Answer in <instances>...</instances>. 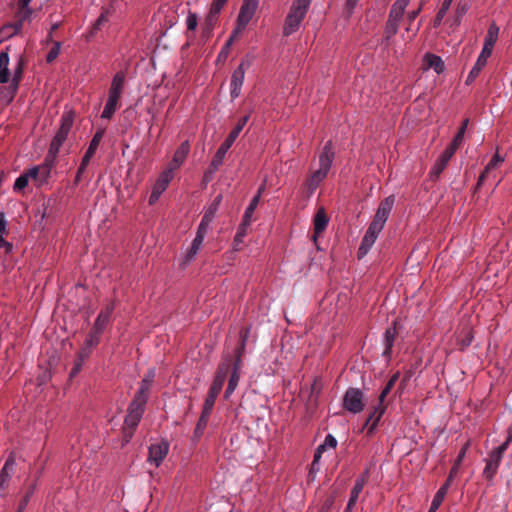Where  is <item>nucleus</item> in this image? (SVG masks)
Segmentation results:
<instances>
[{
  "mask_svg": "<svg viewBox=\"0 0 512 512\" xmlns=\"http://www.w3.org/2000/svg\"><path fill=\"white\" fill-rule=\"evenodd\" d=\"M116 307V302L111 301L109 304L103 308L98 314L92 328L90 331L94 332V334L102 335L107 325L110 323L111 315Z\"/></svg>",
  "mask_w": 512,
  "mask_h": 512,
  "instance_id": "9b49d317",
  "label": "nucleus"
},
{
  "mask_svg": "<svg viewBox=\"0 0 512 512\" xmlns=\"http://www.w3.org/2000/svg\"><path fill=\"white\" fill-rule=\"evenodd\" d=\"M241 130H232L228 137L224 140V142L230 146L236 141L239 136Z\"/></svg>",
  "mask_w": 512,
  "mask_h": 512,
  "instance_id": "e2e57ef3",
  "label": "nucleus"
},
{
  "mask_svg": "<svg viewBox=\"0 0 512 512\" xmlns=\"http://www.w3.org/2000/svg\"><path fill=\"white\" fill-rule=\"evenodd\" d=\"M502 458L503 457L499 455L498 452H494L493 450L489 453L488 458L486 459V466L483 470L485 478L489 480L494 478L501 464Z\"/></svg>",
  "mask_w": 512,
  "mask_h": 512,
  "instance_id": "f3484780",
  "label": "nucleus"
},
{
  "mask_svg": "<svg viewBox=\"0 0 512 512\" xmlns=\"http://www.w3.org/2000/svg\"><path fill=\"white\" fill-rule=\"evenodd\" d=\"M249 65V61L242 60L239 66L232 72L230 79V96L232 99L239 97L244 83L246 69Z\"/></svg>",
  "mask_w": 512,
  "mask_h": 512,
  "instance_id": "0eeeda50",
  "label": "nucleus"
},
{
  "mask_svg": "<svg viewBox=\"0 0 512 512\" xmlns=\"http://www.w3.org/2000/svg\"><path fill=\"white\" fill-rule=\"evenodd\" d=\"M328 217L323 208H320L314 216V231L315 234L322 233L328 225Z\"/></svg>",
  "mask_w": 512,
  "mask_h": 512,
  "instance_id": "2f4dec72",
  "label": "nucleus"
},
{
  "mask_svg": "<svg viewBox=\"0 0 512 512\" xmlns=\"http://www.w3.org/2000/svg\"><path fill=\"white\" fill-rule=\"evenodd\" d=\"M68 131L69 130H57V133L51 140L49 150L47 153H49L55 157L58 156L61 146L63 145V143L66 141V139L68 137Z\"/></svg>",
  "mask_w": 512,
  "mask_h": 512,
  "instance_id": "b1692460",
  "label": "nucleus"
},
{
  "mask_svg": "<svg viewBox=\"0 0 512 512\" xmlns=\"http://www.w3.org/2000/svg\"><path fill=\"white\" fill-rule=\"evenodd\" d=\"M239 35H234V31L232 30L230 37L228 38L225 45L222 47L221 51L218 54V61L224 60L227 58L229 54L230 47L232 46L233 42Z\"/></svg>",
  "mask_w": 512,
  "mask_h": 512,
  "instance_id": "de8ad7c7",
  "label": "nucleus"
},
{
  "mask_svg": "<svg viewBox=\"0 0 512 512\" xmlns=\"http://www.w3.org/2000/svg\"><path fill=\"white\" fill-rule=\"evenodd\" d=\"M473 340V334L471 330L467 327L461 331V334L457 337V345L461 350L469 347Z\"/></svg>",
  "mask_w": 512,
  "mask_h": 512,
  "instance_id": "4c0bfd02",
  "label": "nucleus"
},
{
  "mask_svg": "<svg viewBox=\"0 0 512 512\" xmlns=\"http://www.w3.org/2000/svg\"><path fill=\"white\" fill-rule=\"evenodd\" d=\"M211 413H212V411L202 408L201 415L196 423V427L194 430V434H193L194 440H196V441L199 440L202 437V435L204 434V431L207 427Z\"/></svg>",
  "mask_w": 512,
  "mask_h": 512,
  "instance_id": "a878e982",
  "label": "nucleus"
},
{
  "mask_svg": "<svg viewBox=\"0 0 512 512\" xmlns=\"http://www.w3.org/2000/svg\"><path fill=\"white\" fill-rule=\"evenodd\" d=\"M150 388H151V385H149L148 383H145L144 381L141 380L138 391L136 392L133 399H136L140 402L147 403L148 393H149Z\"/></svg>",
  "mask_w": 512,
  "mask_h": 512,
  "instance_id": "37998d69",
  "label": "nucleus"
},
{
  "mask_svg": "<svg viewBox=\"0 0 512 512\" xmlns=\"http://www.w3.org/2000/svg\"><path fill=\"white\" fill-rule=\"evenodd\" d=\"M124 85V72H117L112 78L111 85L108 91V96L104 108L101 112V119L109 120L113 117V115L119 108V101L124 90Z\"/></svg>",
  "mask_w": 512,
  "mask_h": 512,
  "instance_id": "f03ea898",
  "label": "nucleus"
},
{
  "mask_svg": "<svg viewBox=\"0 0 512 512\" xmlns=\"http://www.w3.org/2000/svg\"><path fill=\"white\" fill-rule=\"evenodd\" d=\"M146 402H140L136 399H133L128 407L127 415L125 416L124 423L127 427L134 430L145 411Z\"/></svg>",
  "mask_w": 512,
  "mask_h": 512,
  "instance_id": "1a4fd4ad",
  "label": "nucleus"
},
{
  "mask_svg": "<svg viewBox=\"0 0 512 512\" xmlns=\"http://www.w3.org/2000/svg\"><path fill=\"white\" fill-rule=\"evenodd\" d=\"M395 203V196L389 195L382 200L376 210L373 220L385 225Z\"/></svg>",
  "mask_w": 512,
  "mask_h": 512,
  "instance_id": "2eb2a0df",
  "label": "nucleus"
},
{
  "mask_svg": "<svg viewBox=\"0 0 512 512\" xmlns=\"http://www.w3.org/2000/svg\"><path fill=\"white\" fill-rule=\"evenodd\" d=\"M344 408L353 413L358 414L363 411V392L359 388H349L343 397Z\"/></svg>",
  "mask_w": 512,
  "mask_h": 512,
  "instance_id": "423d86ee",
  "label": "nucleus"
},
{
  "mask_svg": "<svg viewBox=\"0 0 512 512\" xmlns=\"http://www.w3.org/2000/svg\"><path fill=\"white\" fill-rule=\"evenodd\" d=\"M449 486H450V480H447L439 489L438 491L436 492V494L434 495L433 499H432V502H431V505H430V508H429V511L428 512H436L439 507L441 506L446 494H447V491L449 489Z\"/></svg>",
  "mask_w": 512,
  "mask_h": 512,
  "instance_id": "cd10ccee",
  "label": "nucleus"
},
{
  "mask_svg": "<svg viewBox=\"0 0 512 512\" xmlns=\"http://www.w3.org/2000/svg\"><path fill=\"white\" fill-rule=\"evenodd\" d=\"M363 488V479H356L344 512H351V510L357 503L359 495L362 492Z\"/></svg>",
  "mask_w": 512,
  "mask_h": 512,
  "instance_id": "7c9ffc66",
  "label": "nucleus"
},
{
  "mask_svg": "<svg viewBox=\"0 0 512 512\" xmlns=\"http://www.w3.org/2000/svg\"><path fill=\"white\" fill-rule=\"evenodd\" d=\"M204 238H205L204 236L196 234L195 238L192 241L191 247H190L189 251L187 252V255H186L187 261H191L195 258V256L197 255V253L204 241Z\"/></svg>",
  "mask_w": 512,
  "mask_h": 512,
  "instance_id": "ea45409f",
  "label": "nucleus"
},
{
  "mask_svg": "<svg viewBox=\"0 0 512 512\" xmlns=\"http://www.w3.org/2000/svg\"><path fill=\"white\" fill-rule=\"evenodd\" d=\"M386 407L383 403L379 402L376 406L373 407V410L370 412L368 418L366 419L363 429H367V434L372 435L376 430L382 416L384 415Z\"/></svg>",
  "mask_w": 512,
  "mask_h": 512,
  "instance_id": "4468645a",
  "label": "nucleus"
},
{
  "mask_svg": "<svg viewBox=\"0 0 512 512\" xmlns=\"http://www.w3.org/2000/svg\"><path fill=\"white\" fill-rule=\"evenodd\" d=\"M100 337V335L94 334L92 331L89 332L78 352V359L81 362H84L90 356L92 349L99 344Z\"/></svg>",
  "mask_w": 512,
  "mask_h": 512,
  "instance_id": "a211bd4d",
  "label": "nucleus"
},
{
  "mask_svg": "<svg viewBox=\"0 0 512 512\" xmlns=\"http://www.w3.org/2000/svg\"><path fill=\"white\" fill-rule=\"evenodd\" d=\"M399 22L400 21H398V20H394V19H390V18L388 19L387 26H386V33L389 36H392L397 33Z\"/></svg>",
  "mask_w": 512,
  "mask_h": 512,
  "instance_id": "4d7b16f0",
  "label": "nucleus"
},
{
  "mask_svg": "<svg viewBox=\"0 0 512 512\" xmlns=\"http://www.w3.org/2000/svg\"><path fill=\"white\" fill-rule=\"evenodd\" d=\"M104 131L105 130H97V132L93 136V138L90 141L89 146L83 156L84 162H90L91 158L94 156V154L97 151L99 144L103 138Z\"/></svg>",
  "mask_w": 512,
  "mask_h": 512,
  "instance_id": "c756f323",
  "label": "nucleus"
},
{
  "mask_svg": "<svg viewBox=\"0 0 512 512\" xmlns=\"http://www.w3.org/2000/svg\"><path fill=\"white\" fill-rule=\"evenodd\" d=\"M359 0H346V10L347 14L351 15L356 8Z\"/></svg>",
  "mask_w": 512,
  "mask_h": 512,
  "instance_id": "774afa93",
  "label": "nucleus"
},
{
  "mask_svg": "<svg viewBox=\"0 0 512 512\" xmlns=\"http://www.w3.org/2000/svg\"><path fill=\"white\" fill-rule=\"evenodd\" d=\"M384 226L385 225L372 220L361 240L359 253H361L362 255L368 253V251L372 248L375 241L377 240L380 232L383 230Z\"/></svg>",
  "mask_w": 512,
  "mask_h": 512,
  "instance_id": "6e6552de",
  "label": "nucleus"
},
{
  "mask_svg": "<svg viewBox=\"0 0 512 512\" xmlns=\"http://www.w3.org/2000/svg\"><path fill=\"white\" fill-rule=\"evenodd\" d=\"M310 3L311 0L293 1L290 11L285 20V25L283 28L284 35L289 36L299 29L300 24L308 11Z\"/></svg>",
  "mask_w": 512,
  "mask_h": 512,
  "instance_id": "20e7f679",
  "label": "nucleus"
},
{
  "mask_svg": "<svg viewBox=\"0 0 512 512\" xmlns=\"http://www.w3.org/2000/svg\"><path fill=\"white\" fill-rule=\"evenodd\" d=\"M451 149L450 150H444L437 160L435 161L434 165L431 168L430 174L432 177L437 178L446 168L447 164L449 163L450 159L453 155H451Z\"/></svg>",
  "mask_w": 512,
  "mask_h": 512,
  "instance_id": "4be33fe9",
  "label": "nucleus"
},
{
  "mask_svg": "<svg viewBox=\"0 0 512 512\" xmlns=\"http://www.w3.org/2000/svg\"><path fill=\"white\" fill-rule=\"evenodd\" d=\"M258 7V0H244L234 27V35H240L253 18Z\"/></svg>",
  "mask_w": 512,
  "mask_h": 512,
  "instance_id": "39448f33",
  "label": "nucleus"
},
{
  "mask_svg": "<svg viewBox=\"0 0 512 512\" xmlns=\"http://www.w3.org/2000/svg\"><path fill=\"white\" fill-rule=\"evenodd\" d=\"M227 1L228 0H213L208 16L210 21H213L218 16Z\"/></svg>",
  "mask_w": 512,
  "mask_h": 512,
  "instance_id": "49530a36",
  "label": "nucleus"
},
{
  "mask_svg": "<svg viewBox=\"0 0 512 512\" xmlns=\"http://www.w3.org/2000/svg\"><path fill=\"white\" fill-rule=\"evenodd\" d=\"M17 89L18 86L13 83H10V85L6 88L0 87V102L4 105L11 103L15 97Z\"/></svg>",
  "mask_w": 512,
  "mask_h": 512,
  "instance_id": "72a5a7b5",
  "label": "nucleus"
},
{
  "mask_svg": "<svg viewBox=\"0 0 512 512\" xmlns=\"http://www.w3.org/2000/svg\"><path fill=\"white\" fill-rule=\"evenodd\" d=\"M399 376H400V374H399V372H397V373L393 374L391 376V378L387 381V383L385 384V387L383 388V390L381 391V393L379 395V398H378L379 402L384 403L387 395L391 392L394 385L398 381Z\"/></svg>",
  "mask_w": 512,
  "mask_h": 512,
  "instance_id": "a19ab883",
  "label": "nucleus"
},
{
  "mask_svg": "<svg viewBox=\"0 0 512 512\" xmlns=\"http://www.w3.org/2000/svg\"><path fill=\"white\" fill-rule=\"evenodd\" d=\"M230 148H231L230 145H228L225 142H223L220 145V147L218 148V150L216 151L213 159L216 160L217 162H220L221 164H223L225 156H226V154H227V152L229 151Z\"/></svg>",
  "mask_w": 512,
  "mask_h": 512,
  "instance_id": "8fccbe9b",
  "label": "nucleus"
},
{
  "mask_svg": "<svg viewBox=\"0 0 512 512\" xmlns=\"http://www.w3.org/2000/svg\"><path fill=\"white\" fill-rule=\"evenodd\" d=\"M24 173L26 174L29 180L32 179L36 181L38 186H43L46 184L41 182V173L37 165L32 166Z\"/></svg>",
  "mask_w": 512,
  "mask_h": 512,
  "instance_id": "09e8293b",
  "label": "nucleus"
},
{
  "mask_svg": "<svg viewBox=\"0 0 512 512\" xmlns=\"http://www.w3.org/2000/svg\"><path fill=\"white\" fill-rule=\"evenodd\" d=\"M172 179H173L172 169L167 168L160 174V176L156 180V182L152 188L151 194L149 196V204L150 205L155 204L159 200L160 196L167 189V187Z\"/></svg>",
  "mask_w": 512,
  "mask_h": 512,
  "instance_id": "9d476101",
  "label": "nucleus"
},
{
  "mask_svg": "<svg viewBox=\"0 0 512 512\" xmlns=\"http://www.w3.org/2000/svg\"><path fill=\"white\" fill-rule=\"evenodd\" d=\"M24 69V61L22 57H18L16 65L13 69V77L11 80V83L16 84V86H19V82L21 80L22 74Z\"/></svg>",
  "mask_w": 512,
  "mask_h": 512,
  "instance_id": "c03bdc74",
  "label": "nucleus"
},
{
  "mask_svg": "<svg viewBox=\"0 0 512 512\" xmlns=\"http://www.w3.org/2000/svg\"><path fill=\"white\" fill-rule=\"evenodd\" d=\"M60 50H61V43L59 41L54 42L53 47L51 48V50L48 52V54L46 56V61L48 63L53 62L58 57Z\"/></svg>",
  "mask_w": 512,
  "mask_h": 512,
  "instance_id": "864d4df0",
  "label": "nucleus"
},
{
  "mask_svg": "<svg viewBox=\"0 0 512 512\" xmlns=\"http://www.w3.org/2000/svg\"><path fill=\"white\" fill-rule=\"evenodd\" d=\"M36 483H31L28 487H27V490L25 491L22 499L20 500L19 504H18V508H17V512H24L31 497L33 496V494L35 493V490H36Z\"/></svg>",
  "mask_w": 512,
  "mask_h": 512,
  "instance_id": "58836bf2",
  "label": "nucleus"
},
{
  "mask_svg": "<svg viewBox=\"0 0 512 512\" xmlns=\"http://www.w3.org/2000/svg\"><path fill=\"white\" fill-rule=\"evenodd\" d=\"M7 220L4 212L0 213V235H4L7 231Z\"/></svg>",
  "mask_w": 512,
  "mask_h": 512,
  "instance_id": "338daca9",
  "label": "nucleus"
},
{
  "mask_svg": "<svg viewBox=\"0 0 512 512\" xmlns=\"http://www.w3.org/2000/svg\"><path fill=\"white\" fill-rule=\"evenodd\" d=\"M452 1L453 0H444L443 1L442 6H441V8L439 9V11L437 13V19L439 21H441L442 18L445 16L446 12L448 11V9L451 6Z\"/></svg>",
  "mask_w": 512,
  "mask_h": 512,
  "instance_id": "bf43d9fd",
  "label": "nucleus"
},
{
  "mask_svg": "<svg viewBox=\"0 0 512 512\" xmlns=\"http://www.w3.org/2000/svg\"><path fill=\"white\" fill-rule=\"evenodd\" d=\"M229 369H230V359L227 357L219 364V366L217 368L212 385L209 388L207 397L204 401L203 409H206L209 411L213 410L216 399H217L218 395L220 394V392L222 391V388L226 381Z\"/></svg>",
  "mask_w": 512,
  "mask_h": 512,
  "instance_id": "7ed1b4c3",
  "label": "nucleus"
},
{
  "mask_svg": "<svg viewBox=\"0 0 512 512\" xmlns=\"http://www.w3.org/2000/svg\"><path fill=\"white\" fill-rule=\"evenodd\" d=\"M56 159L57 157L47 153L45 155L44 161L37 165L41 173L42 183H48L49 179L51 178L52 170L56 164Z\"/></svg>",
  "mask_w": 512,
  "mask_h": 512,
  "instance_id": "412c9836",
  "label": "nucleus"
},
{
  "mask_svg": "<svg viewBox=\"0 0 512 512\" xmlns=\"http://www.w3.org/2000/svg\"><path fill=\"white\" fill-rule=\"evenodd\" d=\"M8 48L0 53V83H7L10 77Z\"/></svg>",
  "mask_w": 512,
  "mask_h": 512,
  "instance_id": "bb28decb",
  "label": "nucleus"
},
{
  "mask_svg": "<svg viewBox=\"0 0 512 512\" xmlns=\"http://www.w3.org/2000/svg\"><path fill=\"white\" fill-rule=\"evenodd\" d=\"M28 182H29V179L26 176V174L23 172L16 178V180L14 182V186H13L14 191L23 190L28 185Z\"/></svg>",
  "mask_w": 512,
  "mask_h": 512,
  "instance_id": "3c124183",
  "label": "nucleus"
},
{
  "mask_svg": "<svg viewBox=\"0 0 512 512\" xmlns=\"http://www.w3.org/2000/svg\"><path fill=\"white\" fill-rule=\"evenodd\" d=\"M89 162H84V158H82L80 166L78 167L77 173H76V182H79L81 179L82 174L85 172L87 165Z\"/></svg>",
  "mask_w": 512,
  "mask_h": 512,
  "instance_id": "69168bd1",
  "label": "nucleus"
},
{
  "mask_svg": "<svg viewBox=\"0 0 512 512\" xmlns=\"http://www.w3.org/2000/svg\"><path fill=\"white\" fill-rule=\"evenodd\" d=\"M491 56L489 53H485L484 51H481L475 65L472 67L471 71L469 72L467 81H473L481 72V70L485 67L487 64L488 58Z\"/></svg>",
  "mask_w": 512,
  "mask_h": 512,
  "instance_id": "c85d7f7f",
  "label": "nucleus"
},
{
  "mask_svg": "<svg viewBox=\"0 0 512 512\" xmlns=\"http://www.w3.org/2000/svg\"><path fill=\"white\" fill-rule=\"evenodd\" d=\"M198 25V17L196 13L189 12L186 18V26L188 30L194 31Z\"/></svg>",
  "mask_w": 512,
  "mask_h": 512,
  "instance_id": "5fc2aeb1",
  "label": "nucleus"
},
{
  "mask_svg": "<svg viewBox=\"0 0 512 512\" xmlns=\"http://www.w3.org/2000/svg\"><path fill=\"white\" fill-rule=\"evenodd\" d=\"M335 152L333 150L332 141H327L319 154V168L315 170L305 183V189L308 197H311L321 182L327 177L329 170L333 164Z\"/></svg>",
  "mask_w": 512,
  "mask_h": 512,
  "instance_id": "f257e3e1",
  "label": "nucleus"
},
{
  "mask_svg": "<svg viewBox=\"0 0 512 512\" xmlns=\"http://www.w3.org/2000/svg\"><path fill=\"white\" fill-rule=\"evenodd\" d=\"M222 164L220 162H217L216 160L212 159V161L210 162L208 168H207V172L209 174V178H213L215 173L218 171V169L220 168Z\"/></svg>",
  "mask_w": 512,
  "mask_h": 512,
  "instance_id": "052dcab7",
  "label": "nucleus"
},
{
  "mask_svg": "<svg viewBox=\"0 0 512 512\" xmlns=\"http://www.w3.org/2000/svg\"><path fill=\"white\" fill-rule=\"evenodd\" d=\"M248 333L249 331L246 330L245 332H241L240 334V345L234 349L233 351V358L234 359H240L242 360V356H243V353H244V350H245V347H246V342H247V339H248Z\"/></svg>",
  "mask_w": 512,
  "mask_h": 512,
  "instance_id": "79ce46f5",
  "label": "nucleus"
},
{
  "mask_svg": "<svg viewBox=\"0 0 512 512\" xmlns=\"http://www.w3.org/2000/svg\"><path fill=\"white\" fill-rule=\"evenodd\" d=\"M251 224L241 221L237 228V232L233 239V248L234 250H239L240 245L243 243L244 237L247 235L248 228Z\"/></svg>",
  "mask_w": 512,
  "mask_h": 512,
  "instance_id": "f704fd0d",
  "label": "nucleus"
},
{
  "mask_svg": "<svg viewBox=\"0 0 512 512\" xmlns=\"http://www.w3.org/2000/svg\"><path fill=\"white\" fill-rule=\"evenodd\" d=\"M22 28V21L15 24H7L0 29L1 42L17 34Z\"/></svg>",
  "mask_w": 512,
  "mask_h": 512,
  "instance_id": "c9c22d12",
  "label": "nucleus"
},
{
  "mask_svg": "<svg viewBox=\"0 0 512 512\" xmlns=\"http://www.w3.org/2000/svg\"><path fill=\"white\" fill-rule=\"evenodd\" d=\"M259 195H255L250 203L248 204V206L246 207L245 211H244V214H243V217H242V221L243 222H246V223H249L251 224L252 222V217H253V214L259 204Z\"/></svg>",
  "mask_w": 512,
  "mask_h": 512,
  "instance_id": "e433bc0d",
  "label": "nucleus"
},
{
  "mask_svg": "<svg viewBox=\"0 0 512 512\" xmlns=\"http://www.w3.org/2000/svg\"><path fill=\"white\" fill-rule=\"evenodd\" d=\"M212 220V217L208 214H205L203 217H202V220L198 226V230H197V235H202L205 237L206 235V232H207V229H208V226H209V223L211 222Z\"/></svg>",
  "mask_w": 512,
  "mask_h": 512,
  "instance_id": "603ef678",
  "label": "nucleus"
},
{
  "mask_svg": "<svg viewBox=\"0 0 512 512\" xmlns=\"http://www.w3.org/2000/svg\"><path fill=\"white\" fill-rule=\"evenodd\" d=\"M15 465L16 455L14 452H11L8 455L5 464L0 471V490L4 489L7 486L9 480L13 475Z\"/></svg>",
  "mask_w": 512,
  "mask_h": 512,
  "instance_id": "dca6fc26",
  "label": "nucleus"
},
{
  "mask_svg": "<svg viewBox=\"0 0 512 512\" xmlns=\"http://www.w3.org/2000/svg\"><path fill=\"white\" fill-rule=\"evenodd\" d=\"M498 35H499V27L495 23H492L489 26L487 34L484 38V44H483V48L481 51H484L485 53L492 54L493 47L498 39Z\"/></svg>",
  "mask_w": 512,
  "mask_h": 512,
  "instance_id": "5701e85b",
  "label": "nucleus"
},
{
  "mask_svg": "<svg viewBox=\"0 0 512 512\" xmlns=\"http://www.w3.org/2000/svg\"><path fill=\"white\" fill-rule=\"evenodd\" d=\"M426 69H433L437 74H441L445 70V64L441 57L428 53L424 56Z\"/></svg>",
  "mask_w": 512,
  "mask_h": 512,
  "instance_id": "393cba45",
  "label": "nucleus"
},
{
  "mask_svg": "<svg viewBox=\"0 0 512 512\" xmlns=\"http://www.w3.org/2000/svg\"><path fill=\"white\" fill-rule=\"evenodd\" d=\"M154 378H155V369L151 368L147 371V373L143 377L142 381H144L145 383H148L149 385L152 386V384L154 382Z\"/></svg>",
  "mask_w": 512,
  "mask_h": 512,
  "instance_id": "0e129e2a",
  "label": "nucleus"
},
{
  "mask_svg": "<svg viewBox=\"0 0 512 512\" xmlns=\"http://www.w3.org/2000/svg\"><path fill=\"white\" fill-rule=\"evenodd\" d=\"M502 162H504V157H502L498 153H496L492 157V159L489 161V163L486 165L483 173L480 175L478 184H481L489 176V174L494 169H496Z\"/></svg>",
  "mask_w": 512,
  "mask_h": 512,
  "instance_id": "473e14b6",
  "label": "nucleus"
},
{
  "mask_svg": "<svg viewBox=\"0 0 512 512\" xmlns=\"http://www.w3.org/2000/svg\"><path fill=\"white\" fill-rule=\"evenodd\" d=\"M464 133L465 130H458L457 134L451 141V143L444 149V150H450L451 149V155H454L459 146L462 144L464 140Z\"/></svg>",
  "mask_w": 512,
  "mask_h": 512,
  "instance_id": "a18cd8bd",
  "label": "nucleus"
},
{
  "mask_svg": "<svg viewBox=\"0 0 512 512\" xmlns=\"http://www.w3.org/2000/svg\"><path fill=\"white\" fill-rule=\"evenodd\" d=\"M227 357L230 359V366L232 365V371H231V374H230V377L228 380V385H227V388H226L225 394H224V397L226 399H228L236 390V388L239 384V381H240V370L242 367V360H240L238 358V359H233V361H231V355H225L223 360Z\"/></svg>",
  "mask_w": 512,
  "mask_h": 512,
  "instance_id": "f8f14e48",
  "label": "nucleus"
},
{
  "mask_svg": "<svg viewBox=\"0 0 512 512\" xmlns=\"http://www.w3.org/2000/svg\"><path fill=\"white\" fill-rule=\"evenodd\" d=\"M189 151H190L189 141L188 140L183 141L181 143V145L175 151L173 159H172L168 169H172L173 172H174V170L178 169L184 162Z\"/></svg>",
  "mask_w": 512,
  "mask_h": 512,
  "instance_id": "aec40b11",
  "label": "nucleus"
},
{
  "mask_svg": "<svg viewBox=\"0 0 512 512\" xmlns=\"http://www.w3.org/2000/svg\"><path fill=\"white\" fill-rule=\"evenodd\" d=\"M322 444L325 446V448L335 449L337 446V439L332 434H328L326 435Z\"/></svg>",
  "mask_w": 512,
  "mask_h": 512,
  "instance_id": "680f3d73",
  "label": "nucleus"
},
{
  "mask_svg": "<svg viewBox=\"0 0 512 512\" xmlns=\"http://www.w3.org/2000/svg\"><path fill=\"white\" fill-rule=\"evenodd\" d=\"M73 125V113L65 111L62 115V122L60 128H70Z\"/></svg>",
  "mask_w": 512,
  "mask_h": 512,
  "instance_id": "6e6d98bb",
  "label": "nucleus"
},
{
  "mask_svg": "<svg viewBox=\"0 0 512 512\" xmlns=\"http://www.w3.org/2000/svg\"><path fill=\"white\" fill-rule=\"evenodd\" d=\"M403 13L404 10L393 4L389 13V18L400 21L402 19Z\"/></svg>",
  "mask_w": 512,
  "mask_h": 512,
  "instance_id": "13d9d810",
  "label": "nucleus"
},
{
  "mask_svg": "<svg viewBox=\"0 0 512 512\" xmlns=\"http://www.w3.org/2000/svg\"><path fill=\"white\" fill-rule=\"evenodd\" d=\"M396 338V328L394 326L388 327L382 336V343L384 345V350L382 352V356L388 361L392 355V348L394 345V341Z\"/></svg>",
  "mask_w": 512,
  "mask_h": 512,
  "instance_id": "6ab92c4d",
  "label": "nucleus"
},
{
  "mask_svg": "<svg viewBox=\"0 0 512 512\" xmlns=\"http://www.w3.org/2000/svg\"><path fill=\"white\" fill-rule=\"evenodd\" d=\"M168 450L169 444L166 441L151 444L148 451V461L158 467L166 457Z\"/></svg>",
  "mask_w": 512,
  "mask_h": 512,
  "instance_id": "ddd939ff",
  "label": "nucleus"
}]
</instances>
